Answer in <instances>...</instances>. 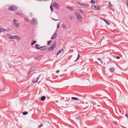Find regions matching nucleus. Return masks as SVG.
<instances>
[{
    "label": "nucleus",
    "instance_id": "obj_24",
    "mask_svg": "<svg viewBox=\"0 0 128 128\" xmlns=\"http://www.w3.org/2000/svg\"><path fill=\"white\" fill-rule=\"evenodd\" d=\"M28 114V112H26V111L24 112L23 113V114L24 115H26V114Z\"/></svg>",
    "mask_w": 128,
    "mask_h": 128
},
{
    "label": "nucleus",
    "instance_id": "obj_38",
    "mask_svg": "<svg viewBox=\"0 0 128 128\" xmlns=\"http://www.w3.org/2000/svg\"><path fill=\"white\" fill-rule=\"evenodd\" d=\"M116 58H117V59H119V58H120V57H119V56H117L116 57Z\"/></svg>",
    "mask_w": 128,
    "mask_h": 128
},
{
    "label": "nucleus",
    "instance_id": "obj_10",
    "mask_svg": "<svg viewBox=\"0 0 128 128\" xmlns=\"http://www.w3.org/2000/svg\"><path fill=\"white\" fill-rule=\"evenodd\" d=\"M53 6L56 8H58V4L56 3H55L54 4Z\"/></svg>",
    "mask_w": 128,
    "mask_h": 128
},
{
    "label": "nucleus",
    "instance_id": "obj_34",
    "mask_svg": "<svg viewBox=\"0 0 128 128\" xmlns=\"http://www.w3.org/2000/svg\"><path fill=\"white\" fill-rule=\"evenodd\" d=\"M125 116L126 117H127L128 118V114H125Z\"/></svg>",
    "mask_w": 128,
    "mask_h": 128
},
{
    "label": "nucleus",
    "instance_id": "obj_18",
    "mask_svg": "<svg viewBox=\"0 0 128 128\" xmlns=\"http://www.w3.org/2000/svg\"><path fill=\"white\" fill-rule=\"evenodd\" d=\"M36 43V41L35 40H33V41L31 44V45H32Z\"/></svg>",
    "mask_w": 128,
    "mask_h": 128
},
{
    "label": "nucleus",
    "instance_id": "obj_9",
    "mask_svg": "<svg viewBox=\"0 0 128 128\" xmlns=\"http://www.w3.org/2000/svg\"><path fill=\"white\" fill-rule=\"evenodd\" d=\"M64 52V50L63 49H62L60 50H59L56 54V56H57L58 54H60V53L62 52V53H63Z\"/></svg>",
    "mask_w": 128,
    "mask_h": 128
},
{
    "label": "nucleus",
    "instance_id": "obj_32",
    "mask_svg": "<svg viewBox=\"0 0 128 128\" xmlns=\"http://www.w3.org/2000/svg\"><path fill=\"white\" fill-rule=\"evenodd\" d=\"M50 8L51 10L52 11L53 10L52 7V6H50Z\"/></svg>",
    "mask_w": 128,
    "mask_h": 128
},
{
    "label": "nucleus",
    "instance_id": "obj_19",
    "mask_svg": "<svg viewBox=\"0 0 128 128\" xmlns=\"http://www.w3.org/2000/svg\"><path fill=\"white\" fill-rule=\"evenodd\" d=\"M8 37L10 39H12V36L10 34H8Z\"/></svg>",
    "mask_w": 128,
    "mask_h": 128
},
{
    "label": "nucleus",
    "instance_id": "obj_7",
    "mask_svg": "<svg viewBox=\"0 0 128 128\" xmlns=\"http://www.w3.org/2000/svg\"><path fill=\"white\" fill-rule=\"evenodd\" d=\"M31 24H36V22L35 18H33L31 21Z\"/></svg>",
    "mask_w": 128,
    "mask_h": 128
},
{
    "label": "nucleus",
    "instance_id": "obj_2",
    "mask_svg": "<svg viewBox=\"0 0 128 128\" xmlns=\"http://www.w3.org/2000/svg\"><path fill=\"white\" fill-rule=\"evenodd\" d=\"M56 42H54L51 47H50L48 48V51H53L54 50V48H55L56 46Z\"/></svg>",
    "mask_w": 128,
    "mask_h": 128
},
{
    "label": "nucleus",
    "instance_id": "obj_13",
    "mask_svg": "<svg viewBox=\"0 0 128 128\" xmlns=\"http://www.w3.org/2000/svg\"><path fill=\"white\" fill-rule=\"evenodd\" d=\"M46 99V97L44 96H42L41 98V100L42 101H43L44 100Z\"/></svg>",
    "mask_w": 128,
    "mask_h": 128
},
{
    "label": "nucleus",
    "instance_id": "obj_21",
    "mask_svg": "<svg viewBox=\"0 0 128 128\" xmlns=\"http://www.w3.org/2000/svg\"><path fill=\"white\" fill-rule=\"evenodd\" d=\"M81 5L84 6H88L87 4H81Z\"/></svg>",
    "mask_w": 128,
    "mask_h": 128
},
{
    "label": "nucleus",
    "instance_id": "obj_27",
    "mask_svg": "<svg viewBox=\"0 0 128 128\" xmlns=\"http://www.w3.org/2000/svg\"><path fill=\"white\" fill-rule=\"evenodd\" d=\"M24 20L26 22H28L29 21V20L27 18H24Z\"/></svg>",
    "mask_w": 128,
    "mask_h": 128
},
{
    "label": "nucleus",
    "instance_id": "obj_40",
    "mask_svg": "<svg viewBox=\"0 0 128 128\" xmlns=\"http://www.w3.org/2000/svg\"><path fill=\"white\" fill-rule=\"evenodd\" d=\"M103 20L105 22H106V20H104V19H103Z\"/></svg>",
    "mask_w": 128,
    "mask_h": 128
},
{
    "label": "nucleus",
    "instance_id": "obj_31",
    "mask_svg": "<svg viewBox=\"0 0 128 128\" xmlns=\"http://www.w3.org/2000/svg\"><path fill=\"white\" fill-rule=\"evenodd\" d=\"M43 126V125L42 124H41L39 125L38 127V128H40L41 127Z\"/></svg>",
    "mask_w": 128,
    "mask_h": 128
},
{
    "label": "nucleus",
    "instance_id": "obj_30",
    "mask_svg": "<svg viewBox=\"0 0 128 128\" xmlns=\"http://www.w3.org/2000/svg\"><path fill=\"white\" fill-rule=\"evenodd\" d=\"M106 22L108 25H109L110 24V22L107 21Z\"/></svg>",
    "mask_w": 128,
    "mask_h": 128
},
{
    "label": "nucleus",
    "instance_id": "obj_20",
    "mask_svg": "<svg viewBox=\"0 0 128 128\" xmlns=\"http://www.w3.org/2000/svg\"><path fill=\"white\" fill-rule=\"evenodd\" d=\"M38 78H36L35 79H33V82H36L38 80Z\"/></svg>",
    "mask_w": 128,
    "mask_h": 128
},
{
    "label": "nucleus",
    "instance_id": "obj_17",
    "mask_svg": "<svg viewBox=\"0 0 128 128\" xmlns=\"http://www.w3.org/2000/svg\"><path fill=\"white\" fill-rule=\"evenodd\" d=\"M39 45L38 44H36L35 47L37 49H39Z\"/></svg>",
    "mask_w": 128,
    "mask_h": 128
},
{
    "label": "nucleus",
    "instance_id": "obj_36",
    "mask_svg": "<svg viewBox=\"0 0 128 128\" xmlns=\"http://www.w3.org/2000/svg\"><path fill=\"white\" fill-rule=\"evenodd\" d=\"M80 12H82V13H84L82 11V9H80Z\"/></svg>",
    "mask_w": 128,
    "mask_h": 128
},
{
    "label": "nucleus",
    "instance_id": "obj_26",
    "mask_svg": "<svg viewBox=\"0 0 128 128\" xmlns=\"http://www.w3.org/2000/svg\"><path fill=\"white\" fill-rule=\"evenodd\" d=\"M90 2L92 4H94L95 3V2L93 0H92L91 1H90Z\"/></svg>",
    "mask_w": 128,
    "mask_h": 128
},
{
    "label": "nucleus",
    "instance_id": "obj_37",
    "mask_svg": "<svg viewBox=\"0 0 128 128\" xmlns=\"http://www.w3.org/2000/svg\"><path fill=\"white\" fill-rule=\"evenodd\" d=\"M77 4H78V5H81V4H80L79 2H78V3H77Z\"/></svg>",
    "mask_w": 128,
    "mask_h": 128
},
{
    "label": "nucleus",
    "instance_id": "obj_29",
    "mask_svg": "<svg viewBox=\"0 0 128 128\" xmlns=\"http://www.w3.org/2000/svg\"><path fill=\"white\" fill-rule=\"evenodd\" d=\"M126 5L127 6L128 8V0H126Z\"/></svg>",
    "mask_w": 128,
    "mask_h": 128
},
{
    "label": "nucleus",
    "instance_id": "obj_3",
    "mask_svg": "<svg viewBox=\"0 0 128 128\" xmlns=\"http://www.w3.org/2000/svg\"><path fill=\"white\" fill-rule=\"evenodd\" d=\"M75 15L76 16L77 18L78 21L81 22L82 20V18L80 14L77 12H75Z\"/></svg>",
    "mask_w": 128,
    "mask_h": 128
},
{
    "label": "nucleus",
    "instance_id": "obj_22",
    "mask_svg": "<svg viewBox=\"0 0 128 128\" xmlns=\"http://www.w3.org/2000/svg\"><path fill=\"white\" fill-rule=\"evenodd\" d=\"M108 7H110L112 6L111 5L110 2H108Z\"/></svg>",
    "mask_w": 128,
    "mask_h": 128
},
{
    "label": "nucleus",
    "instance_id": "obj_11",
    "mask_svg": "<svg viewBox=\"0 0 128 128\" xmlns=\"http://www.w3.org/2000/svg\"><path fill=\"white\" fill-rule=\"evenodd\" d=\"M56 37V34L54 33L51 38V39H54Z\"/></svg>",
    "mask_w": 128,
    "mask_h": 128
},
{
    "label": "nucleus",
    "instance_id": "obj_35",
    "mask_svg": "<svg viewBox=\"0 0 128 128\" xmlns=\"http://www.w3.org/2000/svg\"><path fill=\"white\" fill-rule=\"evenodd\" d=\"M97 59L100 60V62H101V63H102V61L99 58H97Z\"/></svg>",
    "mask_w": 128,
    "mask_h": 128
},
{
    "label": "nucleus",
    "instance_id": "obj_8",
    "mask_svg": "<svg viewBox=\"0 0 128 128\" xmlns=\"http://www.w3.org/2000/svg\"><path fill=\"white\" fill-rule=\"evenodd\" d=\"M47 48V46H44L39 48V49L41 50H43L46 49Z\"/></svg>",
    "mask_w": 128,
    "mask_h": 128
},
{
    "label": "nucleus",
    "instance_id": "obj_25",
    "mask_svg": "<svg viewBox=\"0 0 128 128\" xmlns=\"http://www.w3.org/2000/svg\"><path fill=\"white\" fill-rule=\"evenodd\" d=\"M52 43V41L51 40H50L48 43V45H50Z\"/></svg>",
    "mask_w": 128,
    "mask_h": 128
},
{
    "label": "nucleus",
    "instance_id": "obj_4",
    "mask_svg": "<svg viewBox=\"0 0 128 128\" xmlns=\"http://www.w3.org/2000/svg\"><path fill=\"white\" fill-rule=\"evenodd\" d=\"M100 7L99 6L97 5H92V6L91 9L93 10H99Z\"/></svg>",
    "mask_w": 128,
    "mask_h": 128
},
{
    "label": "nucleus",
    "instance_id": "obj_33",
    "mask_svg": "<svg viewBox=\"0 0 128 128\" xmlns=\"http://www.w3.org/2000/svg\"><path fill=\"white\" fill-rule=\"evenodd\" d=\"M57 27L58 28H60V23L59 24H57Z\"/></svg>",
    "mask_w": 128,
    "mask_h": 128
},
{
    "label": "nucleus",
    "instance_id": "obj_6",
    "mask_svg": "<svg viewBox=\"0 0 128 128\" xmlns=\"http://www.w3.org/2000/svg\"><path fill=\"white\" fill-rule=\"evenodd\" d=\"M12 38H11L12 39L15 38H16V39L18 40H20V37L18 36L15 35L12 36Z\"/></svg>",
    "mask_w": 128,
    "mask_h": 128
},
{
    "label": "nucleus",
    "instance_id": "obj_5",
    "mask_svg": "<svg viewBox=\"0 0 128 128\" xmlns=\"http://www.w3.org/2000/svg\"><path fill=\"white\" fill-rule=\"evenodd\" d=\"M13 25L15 26L16 27H18L19 26V24L18 23V21L16 19H14V20Z\"/></svg>",
    "mask_w": 128,
    "mask_h": 128
},
{
    "label": "nucleus",
    "instance_id": "obj_39",
    "mask_svg": "<svg viewBox=\"0 0 128 128\" xmlns=\"http://www.w3.org/2000/svg\"><path fill=\"white\" fill-rule=\"evenodd\" d=\"M59 72V70H58L56 71V72L57 73H58Z\"/></svg>",
    "mask_w": 128,
    "mask_h": 128
},
{
    "label": "nucleus",
    "instance_id": "obj_23",
    "mask_svg": "<svg viewBox=\"0 0 128 128\" xmlns=\"http://www.w3.org/2000/svg\"><path fill=\"white\" fill-rule=\"evenodd\" d=\"M80 57V55L79 54H78V57L76 59V60L75 61H76L78 60L79 58Z\"/></svg>",
    "mask_w": 128,
    "mask_h": 128
},
{
    "label": "nucleus",
    "instance_id": "obj_12",
    "mask_svg": "<svg viewBox=\"0 0 128 128\" xmlns=\"http://www.w3.org/2000/svg\"><path fill=\"white\" fill-rule=\"evenodd\" d=\"M6 30L2 28H0V32H3L5 31Z\"/></svg>",
    "mask_w": 128,
    "mask_h": 128
},
{
    "label": "nucleus",
    "instance_id": "obj_16",
    "mask_svg": "<svg viewBox=\"0 0 128 128\" xmlns=\"http://www.w3.org/2000/svg\"><path fill=\"white\" fill-rule=\"evenodd\" d=\"M72 99V100H78V98H75L74 97H72L71 98Z\"/></svg>",
    "mask_w": 128,
    "mask_h": 128
},
{
    "label": "nucleus",
    "instance_id": "obj_28",
    "mask_svg": "<svg viewBox=\"0 0 128 128\" xmlns=\"http://www.w3.org/2000/svg\"><path fill=\"white\" fill-rule=\"evenodd\" d=\"M62 27L64 28H66V26L64 24H63L62 25Z\"/></svg>",
    "mask_w": 128,
    "mask_h": 128
},
{
    "label": "nucleus",
    "instance_id": "obj_14",
    "mask_svg": "<svg viewBox=\"0 0 128 128\" xmlns=\"http://www.w3.org/2000/svg\"><path fill=\"white\" fill-rule=\"evenodd\" d=\"M110 70L111 72H114V70L112 68H110Z\"/></svg>",
    "mask_w": 128,
    "mask_h": 128
},
{
    "label": "nucleus",
    "instance_id": "obj_1",
    "mask_svg": "<svg viewBox=\"0 0 128 128\" xmlns=\"http://www.w3.org/2000/svg\"><path fill=\"white\" fill-rule=\"evenodd\" d=\"M8 10L10 11H14L18 10V7L15 5H12L8 8Z\"/></svg>",
    "mask_w": 128,
    "mask_h": 128
},
{
    "label": "nucleus",
    "instance_id": "obj_15",
    "mask_svg": "<svg viewBox=\"0 0 128 128\" xmlns=\"http://www.w3.org/2000/svg\"><path fill=\"white\" fill-rule=\"evenodd\" d=\"M66 8L68 9L71 10L72 11H73L74 10V8H72L70 6H67L66 7Z\"/></svg>",
    "mask_w": 128,
    "mask_h": 128
}]
</instances>
